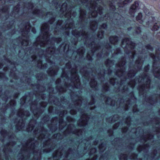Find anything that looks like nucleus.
Returning <instances> with one entry per match:
<instances>
[{"instance_id": "nucleus-13", "label": "nucleus", "mask_w": 160, "mask_h": 160, "mask_svg": "<svg viewBox=\"0 0 160 160\" xmlns=\"http://www.w3.org/2000/svg\"><path fill=\"white\" fill-rule=\"evenodd\" d=\"M79 72L82 75L84 78L88 81L91 80L90 85L91 87L93 88L95 90H98V86L97 82L94 78V76L91 73L89 72L87 70H85L84 68L79 70Z\"/></svg>"}, {"instance_id": "nucleus-25", "label": "nucleus", "mask_w": 160, "mask_h": 160, "mask_svg": "<svg viewBox=\"0 0 160 160\" xmlns=\"http://www.w3.org/2000/svg\"><path fill=\"white\" fill-rule=\"evenodd\" d=\"M158 114L160 115V110L158 112ZM153 123L155 124L156 126V131L157 133H160V118H157L153 119L152 121Z\"/></svg>"}, {"instance_id": "nucleus-30", "label": "nucleus", "mask_w": 160, "mask_h": 160, "mask_svg": "<svg viewBox=\"0 0 160 160\" xmlns=\"http://www.w3.org/2000/svg\"><path fill=\"white\" fill-rule=\"evenodd\" d=\"M31 72H30L29 74V77L25 76V75L24 76L23 78L20 79L21 82L25 83H27L29 84L31 81V78L30 77V76L31 75Z\"/></svg>"}, {"instance_id": "nucleus-45", "label": "nucleus", "mask_w": 160, "mask_h": 160, "mask_svg": "<svg viewBox=\"0 0 160 160\" xmlns=\"http://www.w3.org/2000/svg\"><path fill=\"white\" fill-rule=\"evenodd\" d=\"M9 7L8 6H4L2 9L1 10V11L3 13H8V12Z\"/></svg>"}, {"instance_id": "nucleus-47", "label": "nucleus", "mask_w": 160, "mask_h": 160, "mask_svg": "<svg viewBox=\"0 0 160 160\" xmlns=\"http://www.w3.org/2000/svg\"><path fill=\"white\" fill-rule=\"evenodd\" d=\"M135 33L137 34H139L141 32V28L139 27H137L135 28Z\"/></svg>"}, {"instance_id": "nucleus-21", "label": "nucleus", "mask_w": 160, "mask_h": 160, "mask_svg": "<svg viewBox=\"0 0 160 160\" xmlns=\"http://www.w3.org/2000/svg\"><path fill=\"white\" fill-rule=\"evenodd\" d=\"M107 28V25L106 23H103L100 26L97 35V37L99 40L103 38L104 37V31L102 30V29H106Z\"/></svg>"}, {"instance_id": "nucleus-61", "label": "nucleus", "mask_w": 160, "mask_h": 160, "mask_svg": "<svg viewBox=\"0 0 160 160\" xmlns=\"http://www.w3.org/2000/svg\"><path fill=\"white\" fill-rule=\"evenodd\" d=\"M19 94V93H16L15 94L14 96V98L15 99L17 98H18Z\"/></svg>"}, {"instance_id": "nucleus-28", "label": "nucleus", "mask_w": 160, "mask_h": 160, "mask_svg": "<svg viewBox=\"0 0 160 160\" xmlns=\"http://www.w3.org/2000/svg\"><path fill=\"white\" fill-rule=\"evenodd\" d=\"M48 101L51 103H53L54 104L59 106L61 105L59 100L57 98L53 96H50L49 99Z\"/></svg>"}, {"instance_id": "nucleus-29", "label": "nucleus", "mask_w": 160, "mask_h": 160, "mask_svg": "<svg viewBox=\"0 0 160 160\" xmlns=\"http://www.w3.org/2000/svg\"><path fill=\"white\" fill-rule=\"evenodd\" d=\"M125 123L127 126L122 129V132L124 133H125L129 131V128L131 126V119L129 117L127 118V119L125 121Z\"/></svg>"}, {"instance_id": "nucleus-60", "label": "nucleus", "mask_w": 160, "mask_h": 160, "mask_svg": "<svg viewBox=\"0 0 160 160\" xmlns=\"http://www.w3.org/2000/svg\"><path fill=\"white\" fill-rule=\"evenodd\" d=\"M32 32L34 34H35L36 31V29L34 28H32Z\"/></svg>"}, {"instance_id": "nucleus-53", "label": "nucleus", "mask_w": 160, "mask_h": 160, "mask_svg": "<svg viewBox=\"0 0 160 160\" xmlns=\"http://www.w3.org/2000/svg\"><path fill=\"white\" fill-rule=\"evenodd\" d=\"M92 136H90L89 138H87L85 140V141H87L85 143V146L89 142V141L92 139Z\"/></svg>"}, {"instance_id": "nucleus-27", "label": "nucleus", "mask_w": 160, "mask_h": 160, "mask_svg": "<svg viewBox=\"0 0 160 160\" xmlns=\"http://www.w3.org/2000/svg\"><path fill=\"white\" fill-rule=\"evenodd\" d=\"M89 23V28L92 31L94 32L97 28L98 22L95 20L94 18L93 19L90 20Z\"/></svg>"}, {"instance_id": "nucleus-37", "label": "nucleus", "mask_w": 160, "mask_h": 160, "mask_svg": "<svg viewBox=\"0 0 160 160\" xmlns=\"http://www.w3.org/2000/svg\"><path fill=\"white\" fill-rule=\"evenodd\" d=\"M97 149L96 148H93L90 150L89 154L90 155L93 154L95 156L93 157V159H96L98 158V156H96L95 153L96 152Z\"/></svg>"}, {"instance_id": "nucleus-41", "label": "nucleus", "mask_w": 160, "mask_h": 160, "mask_svg": "<svg viewBox=\"0 0 160 160\" xmlns=\"http://www.w3.org/2000/svg\"><path fill=\"white\" fill-rule=\"evenodd\" d=\"M142 13L141 12L139 13L136 17V19L137 21H138L139 22L141 23L143 22V21L142 20Z\"/></svg>"}, {"instance_id": "nucleus-59", "label": "nucleus", "mask_w": 160, "mask_h": 160, "mask_svg": "<svg viewBox=\"0 0 160 160\" xmlns=\"http://www.w3.org/2000/svg\"><path fill=\"white\" fill-rule=\"evenodd\" d=\"M148 10H144V12L145 13V14L149 16V12H148Z\"/></svg>"}, {"instance_id": "nucleus-51", "label": "nucleus", "mask_w": 160, "mask_h": 160, "mask_svg": "<svg viewBox=\"0 0 160 160\" xmlns=\"http://www.w3.org/2000/svg\"><path fill=\"white\" fill-rule=\"evenodd\" d=\"M12 0H0V4H4L6 1L11 3L12 2L11 1Z\"/></svg>"}, {"instance_id": "nucleus-36", "label": "nucleus", "mask_w": 160, "mask_h": 160, "mask_svg": "<svg viewBox=\"0 0 160 160\" xmlns=\"http://www.w3.org/2000/svg\"><path fill=\"white\" fill-rule=\"evenodd\" d=\"M99 149L100 153H102L104 151L106 148V144L105 143H102L98 146Z\"/></svg>"}, {"instance_id": "nucleus-1", "label": "nucleus", "mask_w": 160, "mask_h": 160, "mask_svg": "<svg viewBox=\"0 0 160 160\" xmlns=\"http://www.w3.org/2000/svg\"><path fill=\"white\" fill-rule=\"evenodd\" d=\"M121 46L125 48L126 57L127 56L130 60L129 72L127 73L125 72L126 59L123 57L115 65L117 69L114 70L113 72L118 78H112L109 81L110 83L114 86L113 91L121 93L123 96L120 100L118 99L119 102L118 108L122 107L124 111H126L131 106L135 103L136 98L132 90L137 83L139 96L143 97L150 105L155 106L154 104L158 103V101L160 100V93L147 98V92L150 88L151 82L150 77L146 73L149 70V65L145 67L144 72L142 75L132 80L136 73L141 70L143 62V57H145L144 54L147 53V50L139 48V50L137 49L136 51L135 48V43L128 38L122 40Z\"/></svg>"}, {"instance_id": "nucleus-64", "label": "nucleus", "mask_w": 160, "mask_h": 160, "mask_svg": "<svg viewBox=\"0 0 160 160\" xmlns=\"http://www.w3.org/2000/svg\"><path fill=\"white\" fill-rule=\"evenodd\" d=\"M77 15V13L76 12V11H73L72 13V16L74 17H75Z\"/></svg>"}, {"instance_id": "nucleus-17", "label": "nucleus", "mask_w": 160, "mask_h": 160, "mask_svg": "<svg viewBox=\"0 0 160 160\" xmlns=\"http://www.w3.org/2000/svg\"><path fill=\"white\" fill-rule=\"evenodd\" d=\"M101 100L104 101V102L107 105L111 106H115L116 105L118 106L117 102L110 98L107 97L103 94H101Z\"/></svg>"}, {"instance_id": "nucleus-7", "label": "nucleus", "mask_w": 160, "mask_h": 160, "mask_svg": "<svg viewBox=\"0 0 160 160\" xmlns=\"http://www.w3.org/2000/svg\"><path fill=\"white\" fill-rule=\"evenodd\" d=\"M18 27V31L21 33L22 36L13 41L14 43L16 42V43L13 44V46L15 52L16 51L17 47L18 48L19 46H27L30 42L28 34L31 29V26L29 20L26 19L23 20Z\"/></svg>"}, {"instance_id": "nucleus-32", "label": "nucleus", "mask_w": 160, "mask_h": 160, "mask_svg": "<svg viewBox=\"0 0 160 160\" xmlns=\"http://www.w3.org/2000/svg\"><path fill=\"white\" fill-rule=\"evenodd\" d=\"M109 41L111 44L115 46L117 44L118 40V38L116 36H112L109 38Z\"/></svg>"}, {"instance_id": "nucleus-54", "label": "nucleus", "mask_w": 160, "mask_h": 160, "mask_svg": "<svg viewBox=\"0 0 160 160\" xmlns=\"http://www.w3.org/2000/svg\"><path fill=\"white\" fill-rule=\"evenodd\" d=\"M132 110L134 112L138 111V110L137 108V105L136 104L134 105Z\"/></svg>"}, {"instance_id": "nucleus-56", "label": "nucleus", "mask_w": 160, "mask_h": 160, "mask_svg": "<svg viewBox=\"0 0 160 160\" xmlns=\"http://www.w3.org/2000/svg\"><path fill=\"white\" fill-rule=\"evenodd\" d=\"M60 135V133L55 134L52 136V139H57V137L58 136H59Z\"/></svg>"}, {"instance_id": "nucleus-12", "label": "nucleus", "mask_w": 160, "mask_h": 160, "mask_svg": "<svg viewBox=\"0 0 160 160\" xmlns=\"http://www.w3.org/2000/svg\"><path fill=\"white\" fill-rule=\"evenodd\" d=\"M30 115V113L28 111H24L20 109L18 110L17 112V116L20 118L18 122H17L18 119L15 122V123H16V128L17 130H20L24 128L25 123L23 119H27V117L29 116Z\"/></svg>"}, {"instance_id": "nucleus-15", "label": "nucleus", "mask_w": 160, "mask_h": 160, "mask_svg": "<svg viewBox=\"0 0 160 160\" xmlns=\"http://www.w3.org/2000/svg\"><path fill=\"white\" fill-rule=\"evenodd\" d=\"M105 64L106 66L108 68L107 71L105 69L100 71L98 73V79L102 82L105 79L104 77L106 73H107L108 75H110L112 74V72L110 68L114 64V62L108 59L105 62Z\"/></svg>"}, {"instance_id": "nucleus-35", "label": "nucleus", "mask_w": 160, "mask_h": 160, "mask_svg": "<svg viewBox=\"0 0 160 160\" xmlns=\"http://www.w3.org/2000/svg\"><path fill=\"white\" fill-rule=\"evenodd\" d=\"M20 9L19 3L16 6L13 8L12 15L14 17H15L16 15H18Z\"/></svg>"}, {"instance_id": "nucleus-14", "label": "nucleus", "mask_w": 160, "mask_h": 160, "mask_svg": "<svg viewBox=\"0 0 160 160\" xmlns=\"http://www.w3.org/2000/svg\"><path fill=\"white\" fill-rule=\"evenodd\" d=\"M71 134L75 135L79 139L82 137L83 130L76 129L74 124H70L68 126L66 129L64 131L63 134L65 136H67Z\"/></svg>"}, {"instance_id": "nucleus-34", "label": "nucleus", "mask_w": 160, "mask_h": 160, "mask_svg": "<svg viewBox=\"0 0 160 160\" xmlns=\"http://www.w3.org/2000/svg\"><path fill=\"white\" fill-rule=\"evenodd\" d=\"M119 119L118 116L117 115H115L112 117H111L109 118H107V122L110 123H112Z\"/></svg>"}, {"instance_id": "nucleus-57", "label": "nucleus", "mask_w": 160, "mask_h": 160, "mask_svg": "<svg viewBox=\"0 0 160 160\" xmlns=\"http://www.w3.org/2000/svg\"><path fill=\"white\" fill-rule=\"evenodd\" d=\"M53 109V107L51 106L48 109V112L49 113H52L53 112L52 110Z\"/></svg>"}, {"instance_id": "nucleus-18", "label": "nucleus", "mask_w": 160, "mask_h": 160, "mask_svg": "<svg viewBox=\"0 0 160 160\" xmlns=\"http://www.w3.org/2000/svg\"><path fill=\"white\" fill-rule=\"evenodd\" d=\"M1 136L3 138L1 140V142H5V139H10L13 137L14 134L10 132H7L5 129H2L0 132Z\"/></svg>"}, {"instance_id": "nucleus-20", "label": "nucleus", "mask_w": 160, "mask_h": 160, "mask_svg": "<svg viewBox=\"0 0 160 160\" xmlns=\"http://www.w3.org/2000/svg\"><path fill=\"white\" fill-rule=\"evenodd\" d=\"M139 3L138 1H136L130 8L129 13L132 17H134L135 12L139 9Z\"/></svg>"}, {"instance_id": "nucleus-2", "label": "nucleus", "mask_w": 160, "mask_h": 160, "mask_svg": "<svg viewBox=\"0 0 160 160\" xmlns=\"http://www.w3.org/2000/svg\"><path fill=\"white\" fill-rule=\"evenodd\" d=\"M70 0H67L68 2ZM73 4L72 3L68 5L69 7L67 8L68 4L66 2L63 3L62 6L61 4L62 1H58V0H53L51 3L55 6L56 9L58 10L59 8L65 17L68 19L67 22L70 23L72 21L73 25V21L70 19L71 17L72 10L76 8V11L79 12V19L80 21V28L82 29L79 31L76 29L73 30L72 31V35L77 38L81 37L83 38L85 45H88V47L90 48L91 50L88 52L87 56V58L89 61H92V56L94 54H96L97 56L99 59L104 54V56H108L111 52L112 53V57H114L115 54L117 55L120 53L121 51L119 48H117L116 50H112L111 45L109 43H107L105 46V49L103 48L100 52H97L101 49V47L99 44H96L95 41L97 38L92 37L88 39L89 35L88 32L84 30V28L87 25L88 22V19L90 20V18H95L97 16L98 13L101 15L102 13L103 8L102 5V0H73Z\"/></svg>"}, {"instance_id": "nucleus-31", "label": "nucleus", "mask_w": 160, "mask_h": 160, "mask_svg": "<svg viewBox=\"0 0 160 160\" xmlns=\"http://www.w3.org/2000/svg\"><path fill=\"white\" fill-rule=\"evenodd\" d=\"M120 0H112L111 2H110L109 3L110 10L114 11L115 9V4H114L116 3L118 4L119 5V4L120 2Z\"/></svg>"}, {"instance_id": "nucleus-5", "label": "nucleus", "mask_w": 160, "mask_h": 160, "mask_svg": "<svg viewBox=\"0 0 160 160\" xmlns=\"http://www.w3.org/2000/svg\"><path fill=\"white\" fill-rule=\"evenodd\" d=\"M72 67L70 62L66 63V68L68 69V71L66 72L62 69L61 77L64 80V86L61 85V80L60 78L57 79L55 82L57 85L56 89L59 93L67 92L70 94L72 98V103L69 104L67 107L70 110L72 115L75 114L77 111L79 112L82 116L79 120L77 122V124L79 127L85 126L88 123L90 117L87 113L85 112L84 109L88 108L91 110H94L96 107H92L91 105L93 104L95 102V100L92 97L91 101L88 105V101L86 99H84L81 96L82 92L78 91L79 95L74 94L72 91L74 88L80 89L81 84L79 76L78 75V67L75 66L74 68L71 69Z\"/></svg>"}, {"instance_id": "nucleus-8", "label": "nucleus", "mask_w": 160, "mask_h": 160, "mask_svg": "<svg viewBox=\"0 0 160 160\" xmlns=\"http://www.w3.org/2000/svg\"><path fill=\"white\" fill-rule=\"evenodd\" d=\"M2 91V87L0 85V109L1 113V115L2 116L4 115L6 111L8 109L11 112V114L13 113L15 110V107L16 105V101L15 99L11 100L9 103L6 106L4 104L7 102L8 98H11L9 95V92L8 91H6L4 94L1 93Z\"/></svg>"}, {"instance_id": "nucleus-46", "label": "nucleus", "mask_w": 160, "mask_h": 160, "mask_svg": "<svg viewBox=\"0 0 160 160\" xmlns=\"http://www.w3.org/2000/svg\"><path fill=\"white\" fill-rule=\"evenodd\" d=\"M66 119L67 121L68 122H74L75 121V119L70 116L67 117Z\"/></svg>"}, {"instance_id": "nucleus-6", "label": "nucleus", "mask_w": 160, "mask_h": 160, "mask_svg": "<svg viewBox=\"0 0 160 160\" xmlns=\"http://www.w3.org/2000/svg\"><path fill=\"white\" fill-rule=\"evenodd\" d=\"M34 138L29 139L24 144H22V147L18 157L19 160H40L42 154L41 150L38 149V142H33ZM16 144L15 142H9L4 145L2 152L4 155L0 153V160H9V155L8 152H12V147Z\"/></svg>"}, {"instance_id": "nucleus-24", "label": "nucleus", "mask_w": 160, "mask_h": 160, "mask_svg": "<svg viewBox=\"0 0 160 160\" xmlns=\"http://www.w3.org/2000/svg\"><path fill=\"white\" fill-rule=\"evenodd\" d=\"M59 68L57 67L49 68L47 71L48 74L51 76H54L57 75Z\"/></svg>"}, {"instance_id": "nucleus-33", "label": "nucleus", "mask_w": 160, "mask_h": 160, "mask_svg": "<svg viewBox=\"0 0 160 160\" xmlns=\"http://www.w3.org/2000/svg\"><path fill=\"white\" fill-rule=\"evenodd\" d=\"M85 52V49L84 48H82L81 49L77 50L76 52H74L73 53V55L75 53H77V55H79V58H82L83 57V55Z\"/></svg>"}, {"instance_id": "nucleus-55", "label": "nucleus", "mask_w": 160, "mask_h": 160, "mask_svg": "<svg viewBox=\"0 0 160 160\" xmlns=\"http://www.w3.org/2000/svg\"><path fill=\"white\" fill-rule=\"evenodd\" d=\"M132 0H124L122 3L123 5L127 4L132 2Z\"/></svg>"}, {"instance_id": "nucleus-16", "label": "nucleus", "mask_w": 160, "mask_h": 160, "mask_svg": "<svg viewBox=\"0 0 160 160\" xmlns=\"http://www.w3.org/2000/svg\"><path fill=\"white\" fill-rule=\"evenodd\" d=\"M156 20L154 17L152 16L149 17L148 21L146 22V25L147 27L151 26L153 24L151 29L153 31H156L160 28V24L159 23L156 22Z\"/></svg>"}, {"instance_id": "nucleus-49", "label": "nucleus", "mask_w": 160, "mask_h": 160, "mask_svg": "<svg viewBox=\"0 0 160 160\" xmlns=\"http://www.w3.org/2000/svg\"><path fill=\"white\" fill-rule=\"evenodd\" d=\"M47 92H48V94L50 95L51 93L53 91V88L51 87H49L47 90Z\"/></svg>"}, {"instance_id": "nucleus-42", "label": "nucleus", "mask_w": 160, "mask_h": 160, "mask_svg": "<svg viewBox=\"0 0 160 160\" xmlns=\"http://www.w3.org/2000/svg\"><path fill=\"white\" fill-rule=\"evenodd\" d=\"M28 97L26 96V95L20 99V104L21 106H22L24 105V104L26 103L27 102V99Z\"/></svg>"}, {"instance_id": "nucleus-52", "label": "nucleus", "mask_w": 160, "mask_h": 160, "mask_svg": "<svg viewBox=\"0 0 160 160\" xmlns=\"http://www.w3.org/2000/svg\"><path fill=\"white\" fill-rule=\"evenodd\" d=\"M153 154V156L152 158V159L156 158V157L157 156V154H158V151L156 149L154 150Z\"/></svg>"}, {"instance_id": "nucleus-22", "label": "nucleus", "mask_w": 160, "mask_h": 160, "mask_svg": "<svg viewBox=\"0 0 160 160\" xmlns=\"http://www.w3.org/2000/svg\"><path fill=\"white\" fill-rule=\"evenodd\" d=\"M150 146L149 143L144 144L143 145H140L137 148V151L140 152L143 151L145 153H147L148 151V148Z\"/></svg>"}, {"instance_id": "nucleus-43", "label": "nucleus", "mask_w": 160, "mask_h": 160, "mask_svg": "<svg viewBox=\"0 0 160 160\" xmlns=\"http://www.w3.org/2000/svg\"><path fill=\"white\" fill-rule=\"evenodd\" d=\"M8 80V78L6 77L4 73L0 72V81L2 80L3 82H5V81H7Z\"/></svg>"}, {"instance_id": "nucleus-63", "label": "nucleus", "mask_w": 160, "mask_h": 160, "mask_svg": "<svg viewBox=\"0 0 160 160\" xmlns=\"http://www.w3.org/2000/svg\"><path fill=\"white\" fill-rule=\"evenodd\" d=\"M119 126V124L117 123L116 124H115V125H114L113 126V128H117Z\"/></svg>"}, {"instance_id": "nucleus-40", "label": "nucleus", "mask_w": 160, "mask_h": 160, "mask_svg": "<svg viewBox=\"0 0 160 160\" xmlns=\"http://www.w3.org/2000/svg\"><path fill=\"white\" fill-rule=\"evenodd\" d=\"M110 89L109 85L108 83H106L102 87V90L103 92H106Z\"/></svg>"}, {"instance_id": "nucleus-62", "label": "nucleus", "mask_w": 160, "mask_h": 160, "mask_svg": "<svg viewBox=\"0 0 160 160\" xmlns=\"http://www.w3.org/2000/svg\"><path fill=\"white\" fill-rule=\"evenodd\" d=\"M136 128H132V130H131V132H133L135 133H136Z\"/></svg>"}, {"instance_id": "nucleus-11", "label": "nucleus", "mask_w": 160, "mask_h": 160, "mask_svg": "<svg viewBox=\"0 0 160 160\" xmlns=\"http://www.w3.org/2000/svg\"><path fill=\"white\" fill-rule=\"evenodd\" d=\"M149 54L153 60L152 67L154 75L155 77L160 79V68L158 66L156 68L157 64L160 63V50H156L155 55L152 53Z\"/></svg>"}, {"instance_id": "nucleus-23", "label": "nucleus", "mask_w": 160, "mask_h": 160, "mask_svg": "<svg viewBox=\"0 0 160 160\" xmlns=\"http://www.w3.org/2000/svg\"><path fill=\"white\" fill-rule=\"evenodd\" d=\"M153 138V136L150 133H148L146 136H142L140 139V141L144 143L148 141H152Z\"/></svg>"}, {"instance_id": "nucleus-10", "label": "nucleus", "mask_w": 160, "mask_h": 160, "mask_svg": "<svg viewBox=\"0 0 160 160\" xmlns=\"http://www.w3.org/2000/svg\"><path fill=\"white\" fill-rule=\"evenodd\" d=\"M74 153L73 150L71 148H69L67 151L65 150L64 148L61 149L59 148L53 153V158H49V160H59V159L62 157L64 158L63 160H69L67 158L73 156Z\"/></svg>"}, {"instance_id": "nucleus-50", "label": "nucleus", "mask_w": 160, "mask_h": 160, "mask_svg": "<svg viewBox=\"0 0 160 160\" xmlns=\"http://www.w3.org/2000/svg\"><path fill=\"white\" fill-rule=\"evenodd\" d=\"M147 50H149L152 51L153 50V48L151 47L149 44L147 45L145 47Z\"/></svg>"}, {"instance_id": "nucleus-4", "label": "nucleus", "mask_w": 160, "mask_h": 160, "mask_svg": "<svg viewBox=\"0 0 160 160\" xmlns=\"http://www.w3.org/2000/svg\"><path fill=\"white\" fill-rule=\"evenodd\" d=\"M37 88L38 92L35 96L36 97L37 95L38 98L34 101L30 105V110L33 113L34 117L32 118V119L30 121L27 128V131L28 132H31L36 127L33 131L34 137L38 140H42L44 139H48L47 141L43 142V148H45L43 149V152L48 153L53 150L55 148V146L54 144H52V139H48L50 134L48 130L44 128L43 125L45 124H47V126L52 132H54L57 130L58 124L59 130H62L66 127L67 125V122L64 121L63 118L67 113L68 112L66 110L59 112L56 110L55 112L59 115L61 117L60 118L58 119L57 117H55L52 118L51 121H49V116L45 115L42 119V121L43 123H42L41 122L39 124L37 123V120L43 112L44 108L47 106V103L46 102H41L39 103V107H38V102L39 101L38 99L40 98L42 100L46 99V95L43 92L46 90V88L43 86L40 85L37 86Z\"/></svg>"}, {"instance_id": "nucleus-44", "label": "nucleus", "mask_w": 160, "mask_h": 160, "mask_svg": "<svg viewBox=\"0 0 160 160\" xmlns=\"http://www.w3.org/2000/svg\"><path fill=\"white\" fill-rule=\"evenodd\" d=\"M37 79L38 80L42 81L43 79V74L42 73H39L35 75Z\"/></svg>"}, {"instance_id": "nucleus-58", "label": "nucleus", "mask_w": 160, "mask_h": 160, "mask_svg": "<svg viewBox=\"0 0 160 160\" xmlns=\"http://www.w3.org/2000/svg\"><path fill=\"white\" fill-rule=\"evenodd\" d=\"M9 67L8 66L7 67H4L3 69V70L4 71L6 72L8 71H9Z\"/></svg>"}, {"instance_id": "nucleus-9", "label": "nucleus", "mask_w": 160, "mask_h": 160, "mask_svg": "<svg viewBox=\"0 0 160 160\" xmlns=\"http://www.w3.org/2000/svg\"><path fill=\"white\" fill-rule=\"evenodd\" d=\"M62 22L63 21L62 20H58L56 26L53 25V27L52 26V28L50 32H51V31H53V32L55 35H58L62 33L63 35L66 37L69 35V31L71 29L78 27L73 25L72 21L70 23L67 22L64 26L62 25Z\"/></svg>"}, {"instance_id": "nucleus-3", "label": "nucleus", "mask_w": 160, "mask_h": 160, "mask_svg": "<svg viewBox=\"0 0 160 160\" xmlns=\"http://www.w3.org/2000/svg\"><path fill=\"white\" fill-rule=\"evenodd\" d=\"M33 5L31 2L28 3H24L23 7L24 10H27L31 12L33 15L37 17L42 18L44 16L49 18V20L47 23L43 24L41 28L42 34L38 37L36 41L33 44V46L29 52L32 59V62L34 65L39 69H46L47 64L45 63L42 65V62L45 61L50 63L52 66L54 65L53 61L55 59V49L54 43L56 42L59 43L62 41L61 38H56L54 37L50 38L49 31L50 24V26L55 21L56 16L52 12H48L45 14V9H43L42 11L36 8L33 9ZM28 53V52H27Z\"/></svg>"}, {"instance_id": "nucleus-48", "label": "nucleus", "mask_w": 160, "mask_h": 160, "mask_svg": "<svg viewBox=\"0 0 160 160\" xmlns=\"http://www.w3.org/2000/svg\"><path fill=\"white\" fill-rule=\"evenodd\" d=\"M67 101L66 99H65L64 97H62V98H61V102L63 104H65L66 105L68 104V102Z\"/></svg>"}, {"instance_id": "nucleus-26", "label": "nucleus", "mask_w": 160, "mask_h": 160, "mask_svg": "<svg viewBox=\"0 0 160 160\" xmlns=\"http://www.w3.org/2000/svg\"><path fill=\"white\" fill-rule=\"evenodd\" d=\"M109 15L110 14L109 13H107L106 14L105 16L103 17V20H105V21H106L107 20H109L112 21V23L114 24L115 22L113 21V19H115L116 20H118V18H116L115 16H117L118 17H119V18L121 17V16L119 14L116 13L114 14L115 15L113 17V18H112L110 17Z\"/></svg>"}, {"instance_id": "nucleus-19", "label": "nucleus", "mask_w": 160, "mask_h": 160, "mask_svg": "<svg viewBox=\"0 0 160 160\" xmlns=\"http://www.w3.org/2000/svg\"><path fill=\"white\" fill-rule=\"evenodd\" d=\"M4 58L5 61L6 62L12 66V67H13L10 70V75L11 76L13 74V78L15 79L18 80V78H17V77H16V74H15V73L14 72V71H16V68L15 67V65L14 64V63L12 62L10 60H9L8 59L6 58L5 57H4Z\"/></svg>"}, {"instance_id": "nucleus-39", "label": "nucleus", "mask_w": 160, "mask_h": 160, "mask_svg": "<svg viewBox=\"0 0 160 160\" xmlns=\"http://www.w3.org/2000/svg\"><path fill=\"white\" fill-rule=\"evenodd\" d=\"M138 155L137 154L133 153L129 157L130 159L133 160H142L141 158L138 159L137 158Z\"/></svg>"}, {"instance_id": "nucleus-38", "label": "nucleus", "mask_w": 160, "mask_h": 160, "mask_svg": "<svg viewBox=\"0 0 160 160\" xmlns=\"http://www.w3.org/2000/svg\"><path fill=\"white\" fill-rule=\"evenodd\" d=\"M128 155L126 153L121 154L119 156V160H128Z\"/></svg>"}]
</instances>
